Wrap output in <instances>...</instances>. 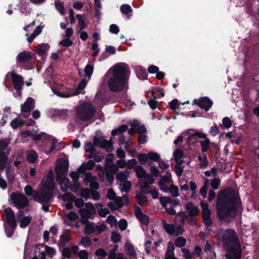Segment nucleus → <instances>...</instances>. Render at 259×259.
Listing matches in <instances>:
<instances>
[{"mask_svg": "<svg viewBox=\"0 0 259 259\" xmlns=\"http://www.w3.org/2000/svg\"><path fill=\"white\" fill-rule=\"evenodd\" d=\"M212 143L210 141L209 139L200 141V144L201 145V151L203 153L207 152L208 149L210 148Z\"/></svg>", "mask_w": 259, "mask_h": 259, "instance_id": "obj_24", "label": "nucleus"}, {"mask_svg": "<svg viewBox=\"0 0 259 259\" xmlns=\"http://www.w3.org/2000/svg\"><path fill=\"white\" fill-rule=\"evenodd\" d=\"M53 191L45 190L43 189L39 192H35L34 196V200L38 203H49L52 199Z\"/></svg>", "mask_w": 259, "mask_h": 259, "instance_id": "obj_9", "label": "nucleus"}, {"mask_svg": "<svg viewBox=\"0 0 259 259\" xmlns=\"http://www.w3.org/2000/svg\"><path fill=\"white\" fill-rule=\"evenodd\" d=\"M4 212L6 216L7 223L13 229H15L17 226V224L15 218L14 211L11 208L8 207L5 209Z\"/></svg>", "mask_w": 259, "mask_h": 259, "instance_id": "obj_14", "label": "nucleus"}, {"mask_svg": "<svg viewBox=\"0 0 259 259\" xmlns=\"http://www.w3.org/2000/svg\"><path fill=\"white\" fill-rule=\"evenodd\" d=\"M31 220V216L24 217L20 220V227L22 228H26L30 223Z\"/></svg>", "mask_w": 259, "mask_h": 259, "instance_id": "obj_33", "label": "nucleus"}, {"mask_svg": "<svg viewBox=\"0 0 259 259\" xmlns=\"http://www.w3.org/2000/svg\"><path fill=\"white\" fill-rule=\"evenodd\" d=\"M129 176L128 171L125 170L124 172H119L116 175V179L121 182H124L128 178Z\"/></svg>", "mask_w": 259, "mask_h": 259, "instance_id": "obj_31", "label": "nucleus"}, {"mask_svg": "<svg viewBox=\"0 0 259 259\" xmlns=\"http://www.w3.org/2000/svg\"><path fill=\"white\" fill-rule=\"evenodd\" d=\"M137 75L140 79H145L147 78V74L145 69H140L137 72Z\"/></svg>", "mask_w": 259, "mask_h": 259, "instance_id": "obj_58", "label": "nucleus"}, {"mask_svg": "<svg viewBox=\"0 0 259 259\" xmlns=\"http://www.w3.org/2000/svg\"><path fill=\"white\" fill-rule=\"evenodd\" d=\"M85 146L86 147L85 149L86 152L93 153V152H96L95 147L91 142H86Z\"/></svg>", "mask_w": 259, "mask_h": 259, "instance_id": "obj_54", "label": "nucleus"}, {"mask_svg": "<svg viewBox=\"0 0 259 259\" xmlns=\"http://www.w3.org/2000/svg\"><path fill=\"white\" fill-rule=\"evenodd\" d=\"M62 199L64 201L73 202L75 199V196L71 193H66L62 196Z\"/></svg>", "mask_w": 259, "mask_h": 259, "instance_id": "obj_47", "label": "nucleus"}, {"mask_svg": "<svg viewBox=\"0 0 259 259\" xmlns=\"http://www.w3.org/2000/svg\"><path fill=\"white\" fill-rule=\"evenodd\" d=\"M96 109L90 103H83L76 107V116L82 121L91 120L95 115Z\"/></svg>", "mask_w": 259, "mask_h": 259, "instance_id": "obj_3", "label": "nucleus"}, {"mask_svg": "<svg viewBox=\"0 0 259 259\" xmlns=\"http://www.w3.org/2000/svg\"><path fill=\"white\" fill-rule=\"evenodd\" d=\"M71 240V237L69 234L64 233L60 236L58 245L60 247H66L67 243Z\"/></svg>", "mask_w": 259, "mask_h": 259, "instance_id": "obj_21", "label": "nucleus"}, {"mask_svg": "<svg viewBox=\"0 0 259 259\" xmlns=\"http://www.w3.org/2000/svg\"><path fill=\"white\" fill-rule=\"evenodd\" d=\"M49 48L50 46L48 44H41L38 46V48L35 51L36 53L39 56H42L49 50Z\"/></svg>", "mask_w": 259, "mask_h": 259, "instance_id": "obj_27", "label": "nucleus"}, {"mask_svg": "<svg viewBox=\"0 0 259 259\" xmlns=\"http://www.w3.org/2000/svg\"><path fill=\"white\" fill-rule=\"evenodd\" d=\"M131 186L132 183L130 181H126L124 182V184L122 185L121 191H124L126 193H128L130 190Z\"/></svg>", "mask_w": 259, "mask_h": 259, "instance_id": "obj_62", "label": "nucleus"}, {"mask_svg": "<svg viewBox=\"0 0 259 259\" xmlns=\"http://www.w3.org/2000/svg\"><path fill=\"white\" fill-rule=\"evenodd\" d=\"M80 244H82L84 247L90 246L92 245L91 239L88 236H84L82 238Z\"/></svg>", "mask_w": 259, "mask_h": 259, "instance_id": "obj_48", "label": "nucleus"}, {"mask_svg": "<svg viewBox=\"0 0 259 259\" xmlns=\"http://www.w3.org/2000/svg\"><path fill=\"white\" fill-rule=\"evenodd\" d=\"M152 93L154 99H151L148 101V104L152 109L154 110L157 108V101L155 99L163 97L164 96V94L163 93V89L160 88H156L153 90Z\"/></svg>", "mask_w": 259, "mask_h": 259, "instance_id": "obj_11", "label": "nucleus"}, {"mask_svg": "<svg viewBox=\"0 0 259 259\" xmlns=\"http://www.w3.org/2000/svg\"><path fill=\"white\" fill-rule=\"evenodd\" d=\"M73 42L69 38H65L59 42V45L65 47H69L73 45Z\"/></svg>", "mask_w": 259, "mask_h": 259, "instance_id": "obj_56", "label": "nucleus"}, {"mask_svg": "<svg viewBox=\"0 0 259 259\" xmlns=\"http://www.w3.org/2000/svg\"><path fill=\"white\" fill-rule=\"evenodd\" d=\"M141 190L145 194H150L151 191V187L148 185L143 184L140 186Z\"/></svg>", "mask_w": 259, "mask_h": 259, "instance_id": "obj_63", "label": "nucleus"}, {"mask_svg": "<svg viewBox=\"0 0 259 259\" xmlns=\"http://www.w3.org/2000/svg\"><path fill=\"white\" fill-rule=\"evenodd\" d=\"M32 58L31 55L29 52L23 51L19 53L17 55L16 59L17 62L20 63H26L29 61Z\"/></svg>", "mask_w": 259, "mask_h": 259, "instance_id": "obj_18", "label": "nucleus"}, {"mask_svg": "<svg viewBox=\"0 0 259 259\" xmlns=\"http://www.w3.org/2000/svg\"><path fill=\"white\" fill-rule=\"evenodd\" d=\"M23 124L24 120L23 119L15 118L12 120L10 125L14 129H16L20 125H22Z\"/></svg>", "mask_w": 259, "mask_h": 259, "instance_id": "obj_39", "label": "nucleus"}, {"mask_svg": "<svg viewBox=\"0 0 259 259\" xmlns=\"http://www.w3.org/2000/svg\"><path fill=\"white\" fill-rule=\"evenodd\" d=\"M76 17L78 20V26L80 31L83 30L87 27V23L85 22V15L84 14H76Z\"/></svg>", "mask_w": 259, "mask_h": 259, "instance_id": "obj_22", "label": "nucleus"}, {"mask_svg": "<svg viewBox=\"0 0 259 259\" xmlns=\"http://www.w3.org/2000/svg\"><path fill=\"white\" fill-rule=\"evenodd\" d=\"M95 254L99 257H105L108 255V253L103 248H101L96 250Z\"/></svg>", "mask_w": 259, "mask_h": 259, "instance_id": "obj_61", "label": "nucleus"}, {"mask_svg": "<svg viewBox=\"0 0 259 259\" xmlns=\"http://www.w3.org/2000/svg\"><path fill=\"white\" fill-rule=\"evenodd\" d=\"M163 227L165 231L169 235H175L176 228L173 224H169L167 223L164 220L162 221Z\"/></svg>", "mask_w": 259, "mask_h": 259, "instance_id": "obj_23", "label": "nucleus"}, {"mask_svg": "<svg viewBox=\"0 0 259 259\" xmlns=\"http://www.w3.org/2000/svg\"><path fill=\"white\" fill-rule=\"evenodd\" d=\"M136 197L138 199V203L140 206H143L144 203L148 202L147 197L141 192H138L136 194Z\"/></svg>", "mask_w": 259, "mask_h": 259, "instance_id": "obj_30", "label": "nucleus"}, {"mask_svg": "<svg viewBox=\"0 0 259 259\" xmlns=\"http://www.w3.org/2000/svg\"><path fill=\"white\" fill-rule=\"evenodd\" d=\"M8 157L5 152H0V170H3L6 165Z\"/></svg>", "mask_w": 259, "mask_h": 259, "instance_id": "obj_28", "label": "nucleus"}, {"mask_svg": "<svg viewBox=\"0 0 259 259\" xmlns=\"http://www.w3.org/2000/svg\"><path fill=\"white\" fill-rule=\"evenodd\" d=\"M38 157V155L36 152L32 150L30 153H29L27 156V160L30 163H34L36 160L37 159Z\"/></svg>", "mask_w": 259, "mask_h": 259, "instance_id": "obj_34", "label": "nucleus"}, {"mask_svg": "<svg viewBox=\"0 0 259 259\" xmlns=\"http://www.w3.org/2000/svg\"><path fill=\"white\" fill-rule=\"evenodd\" d=\"M78 212L82 218H86V219L90 218L91 215H94L92 212L89 211L87 208H80Z\"/></svg>", "mask_w": 259, "mask_h": 259, "instance_id": "obj_38", "label": "nucleus"}, {"mask_svg": "<svg viewBox=\"0 0 259 259\" xmlns=\"http://www.w3.org/2000/svg\"><path fill=\"white\" fill-rule=\"evenodd\" d=\"M174 250L175 246L171 242H169L168 243V247L167 251L165 253V257L169 256V255H171V256H174Z\"/></svg>", "mask_w": 259, "mask_h": 259, "instance_id": "obj_46", "label": "nucleus"}, {"mask_svg": "<svg viewBox=\"0 0 259 259\" xmlns=\"http://www.w3.org/2000/svg\"><path fill=\"white\" fill-rule=\"evenodd\" d=\"M55 6L56 9L62 15H64L65 11L64 5L62 2H55Z\"/></svg>", "mask_w": 259, "mask_h": 259, "instance_id": "obj_57", "label": "nucleus"}, {"mask_svg": "<svg viewBox=\"0 0 259 259\" xmlns=\"http://www.w3.org/2000/svg\"><path fill=\"white\" fill-rule=\"evenodd\" d=\"M45 250L46 252L50 258H52L56 254V250L55 249L49 246L46 245L45 246Z\"/></svg>", "mask_w": 259, "mask_h": 259, "instance_id": "obj_53", "label": "nucleus"}, {"mask_svg": "<svg viewBox=\"0 0 259 259\" xmlns=\"http://www.w3.org/2000/svg\"><path fill=\"white\" fill-rule=\"evenodd\" d=\"M95 232L94 222H90V224H86L84 228V232L85 234L90 235Z\"/></svg>", "mask_w": 259, "mask_h": 259, "instance_id": "obj_36", "label": "nucleus"}, {"mask_svg": "<svg viewBox=\"0 0 259 259\" xmlns=\"http://www.w3.org/2000/svg\"><path fill=\"white\" fill-rule=\"evenodd\" d=\"M95 163L92 160H89L87 163H83L79 168L82 172L85 171L86 170H92L95 166Z\"/></svg>", "mask_w": 259, "mask_h": 259, "instance_id": "obj_25", "label": "nucleus"}, {"mask_svg": "<svg viewBox=\"0 0 259 259\" xmlns=\"http://www.w3.org/2000/svg\"><path fill=\"white\" fill-rule=\"evenodd\" d=\"M145 180V184H148L149 185H152L154 183V179L151 174H147L146 176L144 177Z\"/></svg>", "mask_w": 259, "mask_h": 259, "instance_id": "obj_59", "label": "nucleus"}, {"mask_svg": "<svg viewBox=\"0 0 259 259\" xmlns=\"http://www.w3.org/2000/svg\"><path fill=\"white\" fill-rule=\"evenodd\" d=\"M69 162L64 159H59L56 166L57 180L62 181L63 176L68 171Z\"/></svg>", "mask_w": 259, "mask_h": 259, "instance_id": "obj_8", "label": "nucleus"}, {"mask_svg": "<svg viewBox=\"0 0 259 259\" xmlns=\"http://www.w3.org/2000/svg\"><path fill=\"white\" fill-rule=\"evenodd\" d=\"M128 66L125 64H117L114 66L112 76L109 79L108 85L112 92H120L128 88Z\"/></svg>", "mask_w": 259, "mask_h": 259, "instance_id": "obj_2", "label": "nucleus"}, {"mask_svg": "<svg viewBox=\"0 0 259 259\" xmlns=\"http://www.w3.org/2000/svg\"><path fill=\"white\" fill-rule=\"evenodd\" d=\"M10 198L18 209H22L29 205L28 199L23 193L12 192Z\"/></svg>", "mask_w": 259, "mask_h": 259, "instance_id": "obj_5", "label": "nucleus"}, {"mask_svg": "<svg viewBox=\"0 0 259 259\" xmlns=\"http://www.w3.org/2000/svg\"><path fill=\"white\" fill-rule=\"evenodd\" d=\"M160 202L163 207H166L167 204H170V207H176L180 204L179 199H173L170 197L161 196L160 198Z\"/></svg>", "mask_w": 259, "mask_h": 259, "instance_id": "obj_16", "label": "nucleus"}, {"mask_svg": "<svg viewBox=\"0 0 259 259\" xmlns=\"http://www.w3.org/2000/svg\"><path fill=\"white\" fill-rule=\"evenodd\" d=\"M77 255L80 259H88L89 257L88 252L85 250H80Z\"/></svg>", "mask_w": 259, "mask_h": 259, "instance_id": "obj_64", "label": "nucleus"}, {"mask_svg": "<svg viewBox=\"0 0 259 259\" xmlns=\"http://www.w3.org/2000/svg\"><path fill=\"white\" fill-rule=\"evenodd\" d=\"M184 156L183 152L180 149H177L174 153V157L175 161H178L181 159Z\"/></svg>", "mask_w": 259, "mask_h": 259, "instance_id": "obj_55", "label": "nucleus"}, {"mask_svg": "<svg viewBox=\"0 0 259 259\" xmlns=\"http://www.w3.org/2000/svg\"><path fill=\"white\" fill-rule=\"evenodd\" d=\"M241 205L238 194L234 190L231 189L223 190L218 193L217 198V215L220 220L233 219Z\"/></svg>", "mask_w": 259, "mask_h": 259, "instance_id": "obj_1", "label": "nucleus"}, {"mask_svg": "<svg viewBox=\"0 0 259 259\" xmlns=\"http://www.w3.org/2000/svg\"><path fill=\"white\" fill-rule=\"evenodd\" d=\"M185 208L189 211L190 217H195L198 215L200 212L198 207L194 206L192 202H188L185 205Z\"/></svg>", "mask_w": 259, "mask_h": 259, "instance_id": "obj_19", "label": "nucleus"}, {"mask_svg": "<svg viewBox=\"0 0 259 259\" xmlns=\"http://www.w3.org/2000/svg\"><path fill=\"white\" fill-rule=\"evenodd\" d=\"M89 80H87L85 78H83L81 79L80 82L79 83L75 92H77V94L80 93L81 90L84 89L87 86L88 81Z\"/></svg>", "mask_w": 259, "mask_h": 259, "instance_id": "obj_40", "label": "nucleus"}, {"mask_svg": "<svg viewBox=\"0 0 259 259\" xmlns=\"http://www.w3.org/2000/svg\"><path fill=\"white\" fill-rule=\"evenodd\" d=\"M221 182L220 179L214 178L211 180L210 182V186L213 189L217 190L221 184Z\"/></svg>", "mask_w": 259, "mask_h": 259, "instance_id": "obj_49", "label": "nucleus"}, {"mask_svg": "<svg viewBox=\"0 0 259 259\" xmlns=\"http://www.w3.org/2000/svg\"><path fill=\"white\" fill-rule=\"evenodd\" d=\"M137 158L140 164L144 165L147 162L148 160V153L147 154L145 153H139L137 155Z\"/></svg>", "mask_w": 259, "mask_h": 259, "instance_id": "obj_35", "label": "nucleus"}, {"mask_svg": "<svg viewBox=\"0 0 259 259\" xmlns=\"http://www.w3.org/2000/svg\"><path fill=\"white\" fill-rule=\"evenodd\" d=\"M121 235L119 233L113 231L111 233V240L114 243H117L121 241Z\"/></svg>", "mask_w": 259, "mask_h": 259, "instance_id": "obj_41", "label": "nucleus"}, {"mask_svg": "<svg viewBox=\"0 0 259 259\" xmlns=\"http://www.w3.org/2000/svg\"><path fill=\"white\" fill-rule=\"evenodd\" d=\"M80 196L85 198L87 200L91 197V190L87 188H81L80 192Z\"/></svg>", "mask_w": 259, "mask_h": 259, "instance_id": "obj_42", "label": "nucleus"}, {"mask_svg": "<svg viewBox=\"0 0 259 259\" xmlns=\"http://www.w3.org/2000/svg\"><path fill=\"white\" fill-rule=\"evenodd\" d=\"M99 147L102 149H105L107 152H111L113 151L114 147L111 140L103 139L100 142Z\"/></svg>", "mask_w": 259, "mask_h": 259, "instance_id": "obj_20", "label": "nucleus"}, {"mask_svg": "<svg viewBox=\"0 0 259 259\" xmlns=\"http://www.w3.org/2000/svg\"><path fill=\"white\" fill-rule=\"evenodd\" d=\"M227 250L225 257L227 259H241L242 255V248L240 242L225 247Z\"/></svg>", "mask_w": 259, "mask_h": 259, "instance_id": "obj_6", "label": "nucleus"}, {"mask_svg": "<svg viewBox=\"0 0 259 259\" xmlns=\"http://www.w3.org/2000/svg\"><path fill=\"white\" fill-rule=\"evenodd\" d=\"M211 211L210 209L202 210L201 216L203 219V223L206 228L212 225V221L210 218Z\"/></svg>", "mask_w": 259, "mask_h": 259, "instance_id": "obj_17", "label": "nucleus"}, {"mask_svg": "<svg viewBox=\"0 0 259 259\" xmlns=\"http://www.w3.org/2000/svg\"><path fill=\"white\" fill-rule=\"evenodd\" d=\"M169 190L172 197H176L179 196V189L177 186L172 185Z\"/></svg>", "mask_w": 259, "mask_h": 259, "instance_id": "obj_51", "label": "nucleus"}, {"mask_svg": "<svg viewBox=\"0 0 259 259\" xmlns=\"http://www.w3.org/2000/svg\"><path fill=\"white\" fill-rule=\"evenodd\" d=\"M11 76L13 87L18 94H19L24 85L23 78L21 75L16 73L14 71L11 72Z\"/></svg>", "mask_w": 259, "mask_h": 259, "instance_id": "obj_10", "label": "nucleus"}, {"mask_svg": "<svg viewBox=\"0 0 259 259\" xmlns=\"http://www.w3.org/2000/svg\"><path fill=\"white\" fill-rule=\"evenodd\" d=\"M9 144V141L8 139H4L0 140V152H5V150Z\"/></svg>", "mask_w": 259, "mask_h": 259, "instance_id": "obj_52", "label": "nucleus"}, {"mask_svg": "<svg viewBox=\"0 0 259 259\" xmlns=\"http://www.w3.org/2000/svg\"><path fill=\"white\" fill-rule=\"evenodd\" d=\"M84 73L85 77L90 79L94 72V66L91 64H87L84 68Z\"/></svg>", "mask_w": 259, "mask_h": 259, "instance_id": "obj_32", "label": "nucleus"}, {"mask_svg": "<svg viewBox=\"0 0 259 259\" xmlns=\"http://www.w3.org/2000/svg\"><path fill=\"white\" fill-rule=\"evenodd\" d=\"M35 106V100L32 97H28L26 100L25 102L23 105H21V111L24 113L23 117L26 118L28 115H25V113H29L34 108Z\"/></svg>", "mask_w": 259, "mask_h": 259, "instance_id": "obj_12", "label": "nucleus"}, {"mask_svg": "<svg viewBox=\"0 0 259 259\" xmlns=\"http://www.w3.org/2000/svg\"><path fill=\"white\" fill-rule=\"evenodd\" d=\"M120 11L125 15H128L133 12V9L131 6L128 4H123L120 6Z\"/></svg>", "mask_w": 259, "mask_h": 259, "instance_id": "obj_37", "label": "nucleus"}, {"mask_svg": "<svg viewBox=\"0 0 259 259\" xmlns=\"http://www.w3.org/2000/svg\"><path fill=\"white\" fill-rule=\"evenodd\" d=\"M197 158L198 160L200 162L199 163L200 168H206L208 164V161L205 154H204L203 157L199 155Z\"/></svg>", "mask_w": 259, "mask_h": 259, "instance_id": "obj_29", "label": "nucleus"}, {"mask_svg": "<svg viewBox=\"0 0 259 259\" xmlns=\"http://www.w3.org/2000/svg\"><path fill=\"white\" fill-rule=\"evenodd\" d=\"M24 191L26 195L28 196H32L34 199V193L37 191L33 190L32 187L30 185H27L24 188Z\"/></svg>", "mask_w": 259, "mask_h": 259, "instance_id": "obj_43", "label": "nucleus"}, {"mask_svg": "<svg viewBox=\"0 0 259 259\" xmlns=\"http://www.w3.org/2000/svg\"><path fill=\"white\" fill-rule=\"evenodd\" d=\"M240 242L238 235L233 229L226 230L222 236V243L224 248Z\"/></svg>", "mask_w": 259, "mask_h": 259, "instance_id": "obj_4", "label": "nucleus"}, {"mask_svg": "<svg viewBox=\"0 0 259 259\" xmlns=\"http://www.w3.org/2000/svg\"><path fill=\"white\" fill-rule=\"evenodd\" d=\"M222 123L223 126L227 128L231 127L232 125L231 120L228 117H225L223 118Z\"/></svg>", "mask_w": 259, "mask_h": 259, "instance_id": "obj_60", "label": "nucleus"}, {"mask_svg": "<svg viewBox=\"0 0 259 259\" xmlns=\"http://www.w3.org/2000/svg\"><path fill=\"white\" fill-rule=\"evenodd\" d=\"M137 178L139 179H142L144 178V177L147 174L145 169L143 168V167L141 165H137L134 169Z\"/></svg>", "mask_w": 259, "mask_h": 259, "instance_id": "obj_26", "label": "nucleus"}, {"mask_svg": "<svg viewBox=\"0 0 259 259\" xmlns=\"http://www.w3.org/2000/svg\"><path fill=\"white\" fill-rule=\"evenodd\" d=\"M135 214L140 223L144 225H148L149 223V217L142 212L140 207L138 206L135 207Z\"/></svg>", "mask_w": 259, "mask_h": 259, "instance_id": "obj_15", "label": "nucleus"}, {"mask_svg": "<svg viewBox=\"0 0 259 259\" xmlns=\"http://www.w3.org/2000/svg\"><path fill=\"white\" fill-rule=\"evenodd\" d=\"M148 159L153 161H158L160 160V156L159 154L155 152H150L148 153Z\"/></svg>", "mask_w": 259, "mask_h": 259, "instance_id": "obj_44", "label": "nucleus"}, {"mask_svg": "<svg viewBox=\"0 0 259 259\" xmlns=\"http://www.w3.org/2000/svg\"><path fill=\"white\" fill-rule=\"evenodd\" d=\"M193 104L199 106V107L207 112L211 107L213 102L208 97H204L199 100H194Z\"/></svg>", "mask_w": 259, "mask_h": 259, "instance_id": "obj_13", "label": "nucleus"}, {"mask_svg": "<svg viewBox=\"0 0 259 259\" xmlns=\"http://www.w3.org/2000/svg\"><path fill=\"white\" fill-rule=\"evenodd\" d=\"M71 257V250L68 247H64L62 250V257L61 259L70 258Z\"/></svg>", "mask_w": 259, "mask_h": 259, "instance_id": "obj_45", "label": "nucleus"}, {"mask_svg": "<svg viewBox=\"0 0 259 259\" xmlns=\"http://www.w3.org/2000/svg\"><path fill=\"white\" fill-rule=\"evenodd\" d=\"M186 239L183 237H179L175 241V245L178 247L184 246L186 244Z\"/></svg>", "mask_w": 259, "mask_h": 259, "instance_id": "obj_50", "label": "nucleus"}, {"mask_svg": "<svg viewBox=\"0 0 259 259\" xmlns=\"http://www.w3.org/2000/svg\"><path fill=\"white\" fill-rule=\"evenodd\" d=\"M42 189L54 192L55 187L54 176L52 169H50L47 176L43 178L40 182Z\"/></svg>", "mask_w": 259, "mask_h": 259, "instance_id": "obj_7", "label": "nucleus"}]
</instances>
